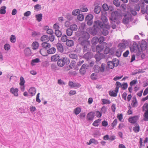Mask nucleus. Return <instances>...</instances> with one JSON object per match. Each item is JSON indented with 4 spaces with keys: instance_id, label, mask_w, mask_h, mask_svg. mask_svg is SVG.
I'll use <instances>...</instances> for the list:
<instances>
[{
    "instance_id": "obj_1",
    "label": "nucleus",
    "mask_w": 148,
    "mask_h": 148,
    "mask_svg": "<svg viewBox=\"0 0 148 148\" xmlns=\"http://www.w3.org/2000/svg\"><path fill=\"white\" fill-rule=\"evenodd\" d=\"M101 20H97L95 21L93 23V26L96 27L100 30L101 29L106 27L108 29H109L110 27V25L108 24H105L108 21V19L107 17H104V19L101 18Z\"/></svg>"
},
{
    "instance_id": "obj_2",
    "label": "nucleus",
    "mask_w": 148,
    "mask_h": 148,
    "mask_svg": "<svg viewBox=\"0 0 148 148\" xmlns=\"http://www.w3.org/2000/svg\"><path fill=\"white\" fill-rule=\"evenodd\" d=\"M119 13L117 12H112L109 18V20L111 23L113 25L112 26V28L115 29L116 28V24L118 25L120 23V21L119 19L118 16Z\"/></svg>"
},
{
    "instance_id": "obj_3",
    "label": "nucleus",
    "mask_w": 148,
    "mask_h": 148,
    "mask_svg": "<svg viewBox=\"0 0 148 148\" xmlns=\"http://www.w3.org/2000/svg\"><path fill=\"white\" fill-rule=\"evenodd\" d=\"M70 62V60L69 58L66 57H62L58 60L57 64L58 66L62 67L64 65H68Z\"/></svg>"
},
{
    "instance_id": "obj_4",
    "label": "nucleus",
    "mask_w": 148,
    "mask_h": 148,
    "mask_svg": "<svg viewBox=\"0 0 148 148\" xmlns=\"http://www.w3.org/2000/svg\"><path fill=\"white\" fill-rule=\"evenodd\" d=\"M80 44L83 47L84 52H90L91 46L89 41H81Z\"/></svg>"
},
{
    "instance_id": "obj_5",
    "label": "nucleus",
    "mask_w": 148,
    "mask_h": 148,
    "mask_svg": "<svg viewBox=\"0 0 148 148\" xmlns=\"http://www.w3.org/2000/svg\"><path fill=\"white\" fill-rule=\"evenodd\" d=\"M107 45V43L106 42H103L102 43L99 44L96 47V48L94 49L93 47L91 46V48L92 51L95 52V51L97 53H100L104 49L106 45Z\"/></svg>"
},
{
    "instance_id": "obj_6",
    "label": "nucleus",
    "mask_w": 148,
    "mask_h": 148,
    "mask_svg": "<svg viewBox=\"0 0 148 148\" xmlns=\"http://www.w3.org/2000/svg\"><path fill=\"white\" fill-rule=\"evenodd\" d=\"M124 16L122 22L125 24H128L130 21H132L133 20L131 14L129 12H127L124 15Z\"/></svg>"
},
{
    "instance_id": "obj_7",
    "label": "nucleus",
    "mask_w": 148,
    "mask_h": 148,
    "mask_svg": "<svg viewBox=\"0 0 148 148\" xmlns=\"http://www.w3.org/2000/svg\"><path fill=\"white\" fill-rule=\"evenodd\" d=\"M79 9H76L74 10L72 12V15L74 16H76L78 15L77 19L78 20L80 21H82L84 19V17L83 14H80Z\"/></svg>"
},
{
    "instance_id": "obj_8",
    "label": "nucleus",
    "mask_w": 148,
    "mask_h": 148,
    "mask_svg": "<svg viewBox=\"0 0 148 148\" xmlns=\"http://www.w3.org/2000/svg\"><path fill=\"white\" fill-rule=\"evenodd\" d=\"M105 64L102 63L100 66L98 65H95L94 69L95 73H99L100 72L103 73L104 72L105 69Z\"/></svg>"
},
{
    "instance_id": "obj_9",
    "label": "nucleus",
    "mask_w": 148,
    "mask_h": 148,
    "mask_svg": "<svg viewBox=\"0 0 148 148\" xmlns=\"http://www.w3.org/2000/svg\"><path fill=\"white\" fill-rule=\"evenodd\" d=\"M81 37L78 39V40L81 39L83 40L82 41H88L87 40L90 38V35L87 32L83 31L81 32Z\"/></svg>"
},
{
    "instance_id": "obj_10",
    "label": "nucleus",
    "mask_w": 148,
    "mask_h": 148,
    "mask_svg": "<svg viewBox=\"0 0 148 148\" xmlns=\"http://www.w3.org/2000/svg\"><path fill=\"white\" fill-rule=\"evenodd\" d=\"M104 57V55L102 53H97L94 56V58L96 60V62L97 64H101L100 60Z\"/></svg>"
},
{
    "instance_id": "obj_11",
    "label": "nucleus",
    "mask_w": 148,
    "mask_h": 148,
    "mask_svg": "<svg viewBox=\"0 0 148 148\" xmlns=\"http://www.w3.org/2000/svg\"><path fill=\"white\" fill-rule=\"evenodd\" d=\"M95 113L93 112H91L88 113L86 116L87 121L89 122L92 121L95 117Z\"/></svg>"
},
{
    "instance_id": "obj_12",
    "label": "nucleus",
    "mask_w": 148,
    "mask_h": 148,
    "mask_svg": "<svg viewBox=\"0 0 148 148\" xmlns=\"http://www.w3.org/2000/svg\"><path fill=\"white\" fill-rule=\"evenodd\" d=\"M100 30L96 27H93L90 28L89 30L90 33L93 35H96Z\"/></svg>"
},
{
    "instance_id": "obj_13",
    "label": "nucleus",
    "mask_w": 148,
    "mask_h": 148,
    "mask_svg": "<svg viewBox=\"0 0 148 148\" xmlns=\"http://www.w3.org/2000/svg\"><path fill=\"white\" fill-rule=\"evenodd\" d=\"M139 47L138 44H137V43L135 42H134L132 47L130 48L131 52H135L138 49L139 50Z\"/></svg>"
},
{
    "instance_id": "obj_14",
    "label": "nucleus",
    "mask_w": 148,
    "mask_h": 148,
    "mask_svg": "<svg viewBox=\"0 0 148 148\" xmlns=\"http://www.w3.org/2000/svg\"><path fill=\"white\" fill-rule=\"evenodd\" d=\"M87 67V65L84 64H83L79 70L80 73L82 75H84L86 73V68Z\"/></svg>"
},
{
    "instance_id": "obj_15",
    "label": "nucleus",
    "mask_w": 148,
    "mask_h": 148,
    "mask_svg": "<svg viewBox=\"0 0 148 148\" xmlns=\"http://www.w3.org/2000/svg\"><path fill=\"white\" fill-rule=\"evenodd\" d=\"M18 88H14L13 87H12L10 89V92L11 93L13 94L15 96L17 97L18 96Z\"/></svg>"
},
{
    "instance_id": "obj_16",
    "label": "nucleus",
    "mask_w": 148,
    "mask_h": 148,
    "mask_svg": "<svg viewBox=\"0 0 148 148\" xmlns=\"http://www.w3.org/2000/svg\"><path fill=\"white\" fill-rule=\"evenodd\" d=\"M147 42L144 40H143L141 42L140 44V47L142 50H145L147 47Z\"/></svg>"
},
{
    "instance_id": "obj_17",
    "label": "nucleus",
    "mask_w": 148,
    "mask_h": 148,
    "mask_svg": "<svg viewBox=\"0 0 148 148\" xmlns=\"http://www.w3.org/2000/svg\"><path fill=\"white\" fill-rule=\"evenodd\" d=\"M138 117L137 116H134L132 117L129 118L128 121L130 123L134 124L138 120Z\"/></svg>"
},
{
    "instance_id": "obj_18",
    "label": "nucleus",
    "mask_w": 148,
    "mask_h": 148,
    "mask_svg": "<svg viewBox=\"0 0 148 148\" xmlns=\"http://www.w3.org/2000/svg\"><path fill=\"white\" fill-rule=\"evenodd\" d=\"M145 3L144 1L139 3V5L141 8V12L143 14L145 13Z\"/></svg>"
},
{
    "instance_id": "obj_19",
    "label": "nucleus",
    "mask_w": 148,
    "mask_h": 148,
    "mask_svg": "<svg viewBox=\"0 0 148 148\" xmlns=\"http://www.w3.org/2000/svg\"><path fill=\"white\" fill-rule=\"evenodd\" d=\"M58 51L61 53L64 51V48L62 45L60 43L58 42L56 45Z\"/></svg>"
},
{
    "instance_id": "obj_20",
    "label": "nucleus",
    "mask_w": 148,
    "mask_h": 148,
    "mask_svg": "<svg viewBox=\"0 0 148 148\" xmlns=\"http://www.w3.org/2000/svg\"><path fill=\"white\" fill-rule=\"evenodd\" d=\"M83 57L87 60H88L92 58V54L90 52H87V53L84 55Z\"/></svg>"
},
{
    "instance_id": "obj_21",
    "label": "nucleus",
    "mask_w": 148,
    "mask_h": 148,
    "mask_svg": "<svg viewBox=\"0 0 148 148\" xmlns=\"http://www.w3.org/2000/svg\"><path fill=\"white\" fill-rule=\"evenodd\" d=\"M42 47L43 48V49H49L51 47L50 44L47 43V42H44L41 44Z\"/></svg>"
},
{
    "instance_id": "obj_22",
    "label": "nucleus",
    "mask_w": 148,
    "mask_h": 148,
    "mask_svg": "<svg viewBox=\"0 0 148 148\" xmlns=\"http://www.w3.org/2000/svg\"><path fill=\"white\" fill-rule=\"evenodd\" d=\"M39 47V44L37 41L33 42L32 45V47L33 49L34 50L37 49Z\"/></svg>"
},
{
    "instance_id": "obj_23",
    "label": "nucleus",
    "mask_w": 148,
    "mask_h": 148,
    "mask_svg": "<svg viewBox=\"0 0 148 148\" xmlns=\"http://www.w3.org/2000/svg\"><path fill=\"white\" fill-rule=\"evenodd\" d=\"M60 58L59 56L57 54L52 56L51 57V61L54 62L58 61Z\"/></svg>"
},
{
    "instance_id": "obj_24",
    "label": "nucleus",
    "mask_w": 148,
    "mask_h": 148,
    "mask_svg": "<svg viewBox=\"0 0 148 148\" xmlns=\"http://www.w3.org/2000/svg\"><path fill=\"white\" fill-rule=\"evenodd\" d=\"M119 91H117L115 89L114 92L113 91H111L109 92V95L111 97H116L117 96V94Z\"/></svg>"
},
{
    "instance_id": "obj_25",
    "label": "nucleus",
    "mask_w": 148,
    "mask_h": 148,
    "mask_svg": "<svg viewBox=\"0 0 148 148\" xmlns=\"http://www.w3.org/2000/svg\"><path fill=\"white\" fill-rule=\"evenodd\" d=\"M105 48V49L104 50V54H107L109 53H111V54H112L113 52L112 51V50L111 49H110L109 47H107V45H106V47Z\"/></svg>"
},
{
    "instance_id": "obj_26",
    "label": "nucleus",
    "mask_w": 148,
    "mask_h": 148,
    "mask_svg": "<svg viewBox=\"0 0 148 148\" xmlns=\"http://www.w3.org/2000/svg\"><path fill=\"white\" fill-rule=\"evenodd\" d=\"M101 7L100 6L97 5L96 6L94 9V11L95 13L97 14L101 11Z\"/></svg>"
},
{
    "instance_id": "obj_27",
    "label": "nucleus",
    "mask_w": 148,
    "mask_h": 148,
    "mask_svg": "<svg viewBox=\"0 0 148 148\" xmlns=\"http://www.w3.org/2000/svg\"><path fill=\"white\" fill-rule=\"evenodd\" d=\"M36 92V89L34 87L31 88L29 90V93L32 96L35 95Z\"/></svg>"
},
{
    "instance_id": "obj_28",
    "label": "nucleus",
    "mask_w": 148,
    "mask_h": 148,
    "mask_svg": "<svg viewBox=\"0 0 148 148\" xmlns=\"http://www.w3.org/2000/svg\"><path fill=\"white\" fill-rule=\"evenodd\" d=\"M25 54L27 56H29L31 54L32 52L30 48L27 47L26 48L24 51Z\"/></svg>"
},
{
    "instance_id": "obj_29",
    "label": "nucleus",
    "mask_w": 148,
    "mask_h": 148,
    "mask_svg": "<svg viewBox=\"0 0 148 148\" xmlns=\"http://www.w3.org/2000/svg\"><path fill=\"white\" fill-rule=\"evenodd\" d=\"M80 11H81L82 12H86L88 11V9L84 4L81 5L80 6Z\"/></svg>"
},
{
    "instance_id": "obj_30",
    "label": "nucleus",
    "mask_w": 148,
    "mask_h": 148,
    "mask_svg": "<svg viewBox=\"0 0 148 148\" xmlns=\"http://www.w3.org/2000/svg\"><path fill=\"white\" fill-rule=\"evenodd\" d=\"M108 67L109 69H112L114 66V62L112 61H109L107 63Z\"/></svg>"
},
{
    "instance_id": "obj_31",
    "label": "nucleus",
    "mask_w": 148,
    "mask_h": 148,
    "mask_svg": "<svg viewBox=\"0 0 148 148\" xmlns=\"http://www.w3.org/2000/svg\"><path fill=\"white\" fill-rule=\"evenodd\" d=\"M40 53L44 56H47V53L46 52V50L44 49H41L39 51Z\"/></svg>"
},
{
    "instance_id": "obj_32",
    "label": "nucleus",
    "mask_w": 148,
    "mask_h": 148,
    "mask_svg": "<svg viewBox=\"0 0 148 148\" xmlns=\"http://www.w3.org/2000/svg\"><path fill=\"white\" fill-rule=\"evenodd\" d=\"M97 37L95 36L94 37L91 41V43L93 46L96 45L98 42L97 41Z\"/></svg>"
},
{
    "instance_id": "obj_33",
    "label": "nucleus",
    "mask_w": 148,
    "mask_h": 148,
    "mask_svg": "<svg viewBox=\"0 0 148 148\" xmlns=\"http://www.w3.org/2000/svg\"><path fill=\"white\" fill-rule=\"evenodd\" d=\"M56 51V49L54 47H52L51 49L47 50V52L48 54H53Z\"/></svg>"
},
{
    "instance_id": "obj_34",
    "label": "nucleus",
    "mask_w": 148,
    "mask_h": 148,
    "mask_svg": "<svg viewBox=\"0 0 148 148\" xmlns=\"http://www.w3.org/2000/svg\"><path fill=\"white\" fill-rule=\"evenodd\" d=\"M136 125L133 127V131L135 133L138 132L140 131V126L138 124L136 123Z\"/></svg>"
},
{
    "instance_id": "obj_35",
    "label": "nucleus",
    "mask_w": 148,
    "mask_h": 148,
    "mask_svg": "<svg viewBox=\"0 0 148 148\" xmlns=\"http://www.w3.org/2000/svg\"><path fill=\"white\" fill-rule=\"evenodd\" d=\"M101 29H102L101 32L103 35L107 36L109 32L107 28L104 27Z\"/></svg>"
},
{
    "instance_id": "obj_36",
    "label": "nucleus",
    "mask_w": 148,
    "mask_h": 148,
    "mask_svg": "<svg viewBox=\"0 0 148 148\" xmlns=\"http://www.w3.org/2000/svg\"><path fill=\"white\" fill-rule=\"evenodd\" d=\"M66 45L69 47H71L74 45V42L72 40L68 39L66 42Z\"/></svg>"
},
{
    "instance_id": "obj_37",
    "label": "nucleus",
    "mask_w": 148,
    "mask_h": 148,
    "mask_svg": "<svg viewBox=\"0 0 148 148\" xmlns=\"http://www.w3.org/2000/svg\"><path fill=\"white\" fill-rule=\"evenodd\" d=\"M81 108L79 107H77L75 108L74 110V113L76 115L79 114L81 112Z\"/></svg>"
},
{
    "instance_id": "obj_38",
    "label": "nucleus",
    "mask_w": 148,
    "mask_h": 148,
    "mask_svg": "<svg viewBox=\"0 0 148 148\" xmlns=\"http://www.w3.org/2000/svg\"><path fill=\"white\" fill-rule=\"evenodd\" d=\"M101 121V119H98L95 120L92 124V125L94 126H98Z\"/></svg>"
},
{
    "instance_id": "obj_39",
    "label": "nucleus",
    "mask_w": 148,
    "mask_h": 148,
    "mask_svg": "<svg viewBox=\"0 0 148 148\" xmlns=\"http://www.w3.org/2000/svg\"><path fill=\"white\" fill-rule=\"evenodd\" d=\"M40 62V59L38 58H36L32 60L31 62V64L32 66H34L35 64L34 63H36L39 62Z\"/></svg>"
},
{
    "instance_id": "obj_40",
    "label": "nucleus",
    "mask_w": 148,
    "mask_h": 148,
    "mask_svg": "<svg viewBox=\"0 0 148 148\" xmlns=\"http://www.w3.org/2000/svg\"><path fill=\"white\" fill-rule=\"evenodd\" d=\"M36 17V18L37 20L39 22H40L42 19V14L41 13L36 14L35 16Z\"/></svg>"
},
{
    "instance_id": "obj_41",
    "label": "nucleus",
    "mask_w": 148,
    "mask_h": 148,
    "mask_svg": "<svg viewBox=\"0 0 148 148\" xmlns=\"http://www.w3.org/2000/svg\"><path fill=\"white\" fill-rule=\"evenodd\" d=\"M40 40L42 41L47 40L49 41L48 36L45 35H43L40 38Z\"/></svg>"
},
{
    "instance_id": "obj_42",
    "label": "nucleus",
    "mask_w": 148,
    "mask_h": 148,
    "mask_svg": "<svg viewBox=\"0 0 148 148\" xmlns=\"http://www.w3.org/2000/svg\"><path fill=\"white\" fill-rule=\"evenodd\" d=\"M133 98V99L132 101V103L131 105L133 107H135L136 104L137 103V101L135 96Z\"/></svg>"
},
{
    "instance_id": "obj_43",
    "label": "nucleus",
    "mask_w": 148,
    "mask_h": 148,
    "mask_svg": "<svg viewBox=\"0 0 148 148\" xmlns=\"http://www.w3.org/2000/svg\"><path fill=\"white\" fill-rule=\"evenodd\" d=\"M101 11L102 15L101 18H102L103 19H104V17H106V16L107 15V13L106 12L107 11L103 10H101Z\"/></svg>"
},
{
    "instance_id": "obj_44",
    "label": "nucleus",
    "mask_w": 148,
    "mask_h": 148,
    "mask_svg": "<svg viewBox=\"0 0 148 148\" xmlns=\"http://www.w3.org/2000/svg\"><path fill=\"white\" fill-rule=\"evenodd\" d=\"M6 8L5 6H3L1 8L0 10V14H4L5 13L6 11L5 9Z\"/></svg>"
},
{
    "instance_id": "obj_45",
    "label": "nucleus",
    "mask_w": 148,
    "mask_h": 148,
    "mask_svg": "<svg viewBox=\"0 0 148 148\" xmlns=\"http://www.w3.org/2000/svg\"><path fill=\"white\" fill-rule=\"evenodd\" d=\"M101 101L102 102V104H109L111 103V102L110 100L105 99H102Z\"/></svg>"
},
{
    "instance_id": "obj_46",
    "label": "nucleus",
    "mask_w": 148,
    "mask_h": 148,
    "mask_svg": "<svg viewBox=\"0 0 148 148\" xmlns=\"http://www.w3.org/2000/svg\"><path fill=\"white\" fill-rule=\"evenodd\" d=\"M93 18V16L92 14H89L86 16L85 18V21H87L90 20H92Z\"/></svg>"
},
{
    "instance_id": "obj_47",
    "label": "nucleus",
    "mask_w": 148,
    "mask_h": 148,
    "mask_svg": "<svg viewBox=\"0 0 148 148\" xmlns=\"http://www.w3.org/2000/svg\"><path fill=\"white\" fill-rule=\"evenodd\" d=\"M97 77V74L94 73H92L90 75V78L92 80H96Z\"/></svg>"
},
{
    "instance_id": "obj_48",
    "label": "nucleus",
    "mask_w": 148,
    "mask_h": 148,
    "mask_svg": "<svg viewBox=\"0 0 148 148\" xmlns=\"http://www.w3.org/2000/svg\"><path fill=\"white\" fill-rule=\"evenodd\" d=\"M113 62H114V66L117 67L119 64V61L118 59H113Z\"/></svg>"
},
{
    "instance_id": "obj_49",
    "label": "nucleus",
    "mask_w": 148,
    "mask_h": 148,
    "mask_svg": "<svg viewBox=\"0 0 148 148\" xmlns=\"http://www.w3.org/2000/svg\"><path fill=\"white\" fill-rule=\"evenodd\" d=\"M20 82L19 84L21 86H23L25 82V81L23 76H21L20 77Z\"/></svg>"
},
{
    "instance_id": "obj_50",
    "label": "nucleus",
    "mask_w": 148,
    "mask_h": 148,
    "mask_svg": "<svg viewBox=\"0 0 148 148\" xmlns=\"http://www.w3.org/2000/svg\"><path fill=\"white\" fill-rule=\"evenodd\" d=\"M55 34L58 37H61L62 35L61 32L59 30H55Z\"/></svg>"
},
{
    "instance_id": "obj_51",
    "label": "nucleus",
    "mask_w": 148,
    "mask_h": 148,
    "mask_svg": "<svg viewBox=\"0 0 148 148\" xmlns=\"http://www.w3.org/2000/svg\"><path fill=\"white\" fill-rule=\"evenodd\" d=\"M116 87L115 88L116 90L119 91V87L122 86V84H121L119 82H117L116 83Z\"/></svg>"
},
{
    "instance_id": "obj_52",
    "label": "nucleus",
    "mask_w": 148,
    "mask_h": 148,
    "mask_svg": "<svg viewBox=\"0 0 148 148\" xmlns=\"http://www.w3.org/2000/svg\"><path fill=\"white\" fill-rule=\"evenodd\" d=\"M68 40L67 37L66 35H62L61 38V40L63 42H66Z\"/></svg>"
},
{
    "instance_id": "obj_53",
    "label": "nucleus",
    "mask_w": 148,
    "mask_h": 148,
    "mask_svg": "<svg viewBox=\"0 0 148 148\" xmlns=\"http://www.w3.org/2000/svg\"><path fill=\"white\" fill-rule=\"evenodd\" d=\"M122 52V51H121V49H118L116 53V56L118 57H120L121 54Z\"/></svg>"
},
{
    "instance_id": "obj_54",
    "label": "nucleus",
    "mask_w": 148,
    "mask_h": 148,
    "mask_svg": "<svg viewBox=\"0 0 148 148\" xmlns=\"http://www.w3.org/2000/svg\"><path fill=\"white\" fill-rule=\"evenodd\" d=\"M10 41L12 43H14L16 41V38L15 35H12L11 36Z\"/></svg>"
},
{
    "instance_id": "obj_55",
    "label": "nucleus",
    "mask_w": 148,
    "mask_h": 148,
    "mask_svg": "<svg viewBox=\"0 0 148 148\" xmlns=\"http://www.w3.org/2000/svg\"><path fill=\"white\" fill-rule=\"evenodd\" d=\"M97 40L99 43L101 44L102 43L104 40V38L103 36H101L99 38L97 37Z\"/></svg>"
},
{
    "instance_id": "obj_56",
    "label": "nucleus",
    "mask_w": 148,
    "mask_h": 148,
    "mask_svg": "<svg viewBox=\"0 0 148 148\" xmlns=\"http://www.w3.org/2000/svg\"><path fill=\"white\" fill-rule=\"evenodd\" d=\"M41 34L39 32L34 31L32 34V36L34 37L36 36H39Z\"/></svg>"
},
{
    "instance_id": "obj_57",
    "label": "nucleus",
    "mask_w": 148,
    "mask_h": 148,
    "mask_svg": "<svg viewBox=\"0 0 148 148\" xmlns=\"http://www.w3.org/2000/svg\"><path fill=\"white\" fill-rule=\"evenodd\" d=\"M73 31L69 28L66 30V33L67 35L69 36H70L72 34Z\"/></svg>"
},
{
    "instance_id": "obj_58",
    "label": "nucleus",
    "mask_w": 148,
    "mask_h": 148,
    "mask_svg": "<svg viewBox=\"0 0 148 148\" xmlns=\"http://www.w3.org/2000/svg\"><path fill=\"white\" fill-rule=\"evenodd\" d=\"M69 28L72 29V31H76L77 29V26L75 24L72 25Z\"/></svg>"
},
{
    "instance_id": "obj_59",
    "label": "nucleus",
    "mask_w": 148,
    "mask_h": 148,
    "mask_svg": "<svg viewBox=\"0 0 148 148\" xmlns=\"http://www.w3.org/2000/svg\"><path fill=\"white\" fill-rule=\"evenodd\" d=\"M70 58L72 59H77L78 58V56L77 54L73 53H71L69 54Z\"/></svg>"
},
{
    "instance_id": "obj_60",
    "label": "nucleus",
    "mask_w": 148,
    "mask_h": 148,
    "mask_svg": "<svg viewBox=\"0 0 148 148\" xmlns=\"http://www.w3.org/2000/svg\"><path fill=\"white\" fill-rule=\"evenodd\" d=\"M113 3L116 7H118L120 6V2L119 0H114L113 1Z\"/></svg>"
},
{
    "instance_id": "obj_61",
    "label": "nucleus",
    "mask_w": 148,
    "mask_h": 148,
    "mask_svg": "<svg viewBox=\"0 0 148 148\" xmlns=\"http://www.w3.org/2000/svg\"><path fill=\"white\" fill-rule=\"evenodd\" d=\"M102 8L103 10L108 11L109 9V8L107 4L106 3H104L102 5Z\"/></svg>"
},
{
    "instance_id": "obj_62",
    "label": "nucleus",
    "mask_w": 148,
    "mask_h": 148,
    "mask_svg": "<svg viewBox=\"0 0 148 148\" xmlns=\"http://www.w3.org/2000/svg\"><path fill=\"white\" fill-rule=\"evenodd\" d=\"M122 89L123 90L126 89L128 87V84L127 83L124 82L122 84Z\"/></svg>"
},
{
    "instance_id": "obj_63",
    "label": "nucleus",
    "mask_w": 148,
    "mask_h": 148,
    "mask_svg": "<svg viewBox=\"0 0 148 148\" xmlns=\"http://www.w3.org/2000/svg\"><path fill=\"white\" fill-rule=\"evenodd\" d=\"M75 62L73 60H72L71 62V64L69 66V67L71 69L73 68L74 66Z\"/></svg>"
},
{
    "instance_id": "obj_64",
    "label": "nucleus",
    "mask_w": 148,
    "mask_h": 148,
    "mask_svg": "<svg viewBox=\"0 0 148 148\" xmlns=\"http://www.w3.org/2000/svg\"><path fill=\"white\" fill-rule=\"evenodd\" d=\"M144 116V120L145 121H148V111L147 112H145Z\"/></svg>"
}]
</instances>
